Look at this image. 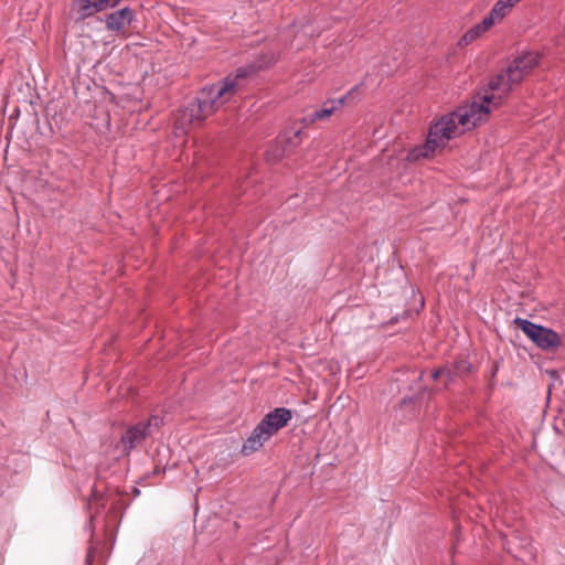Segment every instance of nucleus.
Masks as SVG:
<instances>
[{
    "mask_svg": "<svg viewBox=\"0 0 565 565\" xmlns=\"http://www.w3.org/2000/svg\"><path fill=\"white\" fill-rule=\"evenodd\" d=\"M255 71V66L241 67L235 75L230 74L224 79L201 88L195 97L175 114L174 135L185 136L191 127L201 126L206 118L232 102L243 88L244 79Z\"/></svg>",
    "mask_w": 565,
    "mask_h": 565,
    "instance_id": "nucleus-1",
    "label": "nucleus"
},
{
    "mask_svg": "<svg viewBox=\"0 0 565 565\" xmlns=\"http://www.w3.org/2000/svg\"><path fill=\"white\" fill-rule=\"evenodd\" d=\"M291 418L292 412L285 407H277L266 414L244 441L241 452L244 456H249L260 449L265 441L287 426Z\"/></svg>",
    "mask_w": 565,
    "mask_h": 565,
    "instance_id": "nucleus-2",
    "label": "nucleus"
},
{
    "mask_svg": "<svg viewBox=\"0 0 565 565\" xmlns=\"http://www.w3.org/2000/svg\"><path fill=\"white\" fill-rule=\"evenodd\" d=\"M458 109L450 115L443 117L438 122L430 127L426 143L422 147L414 148L408 153V160L417 161L422 158H429L434 154L439 142L449 140L465 131V127L459 131Z\"/></svg>",
    "mask_w": 565,
    "mask_h": 565,
    "instance_id": "nucleus-3",
    "label": "nucleus"
},
{
    "mask_svg": "<svg viewBox=\"0 0 565 565\" xmlns=\"http://www.w3.org/2000/svg\"><path fill=\"white\" fill-rule=\"evenodd\" d=\"M513 323L542 351L554 353L564 345V337L547 327L519 317Z\"/></svg>",
    "mask_w": 565,
    "mask_h": 565,
    "instance_id": "nucleus-4",
    "label": "nucleus"
},
{
    "mask_svg": "<svg viewBox=\"0 0 565 565\" xmlns=\"http://www.w3.org/2000/svg\"><path fill=\"white\" fill-rule=\"evenodd\" d=\"M495 100V95L486 94L479 97V102L473 100L471 105L459 108L458 116L460 126L472 129L478 124L486 121L491 113V105L493 107L499 106V102Z\"/></svg>",
    "mask_w": 565,
    "mask_h": 565,
    "instance_id": "nucleus-5",
    "label": "nucleus"
},
{
    "mask_svg": "<svg viewBox=\"0 0 565 565\" xmlns=\"http://www.w3.org/2000/svg\"><path fill=\"white\" fill-rule=\"evenodd\" d=\"M162 424L163 419L158 415H153L147 422H139L128 427L120 437L117 447L121 446L122 452L129 455L135 447L140 445L147 437L151 436L154 430H159Z\"/></svg>",
    "mask_w": 565,
    "mask_h": 565,
    "instance_id": "nucleus-6",
    "label": "nucleus"
},
{
    "mask_svg": "<svg viewBox=\"0 0 565 565\" xmlns=\"http://www.w3.org/2000/svg\"><path fill=\"white\" fill-rule=\"evenodd\" d=\"M121 0H72L70 14L76 22H83L98 12L116 7Z\"/></svg>",
    "mask_w": 565,
    "mask_h": 565,
    "instance_id": "nucleus-7",
    "label": "nucleus"
},
{
    "mask_svg": "<svg viewBox=\"0 0 565 565\" xmlns=\"http://www.w3.org/2000/svg\"><path fill=\"white\" fill-rule=\"evenodd\" d=\"M134 20V12L129 8H122L106 17V28L110 31H121Z\"/></svg>",
    "mask_w": 565,
    "mask_h": 565,
    "instance_id": "nucleus-8",
    "label": "nucleus"
},
{
    "mask_svg": "<svg viewBox=\"0 0 565 565\" xmlns=\"http://www.w3.org/2000/svg\"><path fill=\"white\" fill-rule=\"evenodd\" d=\"M345 99L347 96L341 97L339 99L327 100L319 110H316L315 113L310 114L309 122H315L316 120H322L328 118L334 113V110L344 105Z\"/></svg>",
    "mask_w": 565,
    "mask_h": 565,
    "instance_id": "nucleus-9",
    "label": "nucleus"
},
{
    "mask_svg": "<svg viewBox=\"0 0 565 565\" xmlns=\"http://www.w3.org/2000/svg\"><path fill=\"white\" fill-rule=\"evenodd\" d=\"M537 63L539 54L525 53L523 55L515 57L511 64H513L516 68H520L524 73H529L537 65Z\"/></svg>",
    "mask_w": 565,
    "mask_h": 565,
    "instance_id": "nucleus-10",
    "label": "nucleus"
},
{
    "mask_svg": "<svg viewBox=\"0 0 565 565\" xmlns=\"http://www.w3.org/2000/svg\"><path fill=\"white\" fill-rule=\"evenodd\" d=\"M302 130H291L286 131L284 135L279 136L278 140L281 143L282 147H286L290 150V154L295 152V150L299 147L301 141Z\"/></svg>",
    "mask_w": 565,
    "mask_h": 565,
    "instance_id": "nucleus-11",
    "label": "nucleus"
},
{
    "mask_svg": "<svg viewBox=\"0 0 565 565\" xmlns=\"http://www.w3.org/2000/svg\"><path fill=\"white\" fill-rule=\"evenodd\" d=\"M505 74L508 78L505 83L507 87L504 88V95H508L513 88V86L522 82L526 73H524L520 68H516L513 64H510L505 70Z\"/></svg>",
    "mask_w": 565,
    "mask_h": 565,
    "instance_id": "nucleus-12",
    "label": "nucleus"
},
{
    "mask_svg": "<svg viewBox=\"0 0 565 565\" xmlns=\"http://www.w3.org/2000/svg\"><path fill=\"white\" fill-rule=\"evenodd\" d=\"M507 74L505 71L497 74L494 77L491 78L489 82V89L492 92H500V94L497 97L495 102H499V105L501 104L502 99L507 96L504 95V88L507 83Z\"/></svg>",
    "mask_w": 565,
    "mask_h": 565,
    "instance_id": "nucleus-13",
    "label": "nucleus"
},
{
    "mask_svg": "<svg viewBox=\"0 0 565 565\" xmlns=\"http://www.w3.org/2000/svg\"><path fill=\"white\" fill-rule=\"evenodd\" d=\"M290 150L286 147H282L279 140L266 151L265 157L268 162H277L284 157L290 156Z\"/></svg>",
    "mask_w": 565,
    "mask_h": 565,
    "instance_id": "nucleus-14",
    "label": "nucleus"
},
{
    "mask_svg": "<svg viewBox=\"0 0 565 565\" xmlns=\"http://www.w3.org/2000/svg\"><path fill=\"white\" fill-rule=\"evenodd\" d=\"M452 369L457 376H465L472 371V364L467 360L460 359L454 362Z\"/></svg>",
    "mask_w": 565,
    "mask_h": 565,
    "instance_id": "nucleus-15",
    "label": "nucleus"
},
{
    "mask_svg": "<svg viewBox=\"0 0 565 565\" xmlns=\"http://www.w3.org/2000/svg\"><path fill=\"white\" fill-rule=\"evenodd\" d=\"M482 33H484L483 31H481V29H479V25L477 24L476 26H473L472 29H470L469 31H467L462 38L460 39L459 41V45H468L470 44L471 42H473L476 39H478Z\"/></svg>",
    "mask_w": 565,
    "mask_h": 565,
    "instance_id": "nucleus-16",
    "label": "nucleus"
},
{
    "mask_svg": "<svg viewBox=\"0 0 565 565\" xmlns=\"http://www.w3.org/2000/svg\"><path fill=\"white\" fill-rule=\"evenodd\" d=\"M508 6H504L503 2H497L490 14L497 20V22L501 21L508 14Z\"/></svg>",
    "mask_w": 565,
    "mask_h": 565,
    "instance_id": "nucleus-17",
    "label": "nucleus"
},
{
    "mask_svg": "<svg viewBox=\"0 0 565 565\" xmlns=\"http://www.w3.org/2000/svg\"><path fill=\"white\" fill-rule=\"evenodd\" d=\"M495 23H497V20L489 13L487 17L483 18V20L480 23H478V25H479V29H481V31L487 32Z\"/></svg>",
    "mask_w": 565,
    "mask_h": 565,
    "instance_id": "nucleus-18",
    "label": "nucleus"
},
{
    "mask_svg": "<svg viewBox=\"0 0 565 565\" xmlns=\"http://www.w3.org/2000/svg\"><path fill=\"white\" fill-rule=\"evenodd\" d=\"M445 371L446 372L443 376L444 385H445V387H448L449 383H451L457 375L455 374L454 369L445 367Z\"/></svg>",
    "mask_w": 565,
    "mask_h": 565,
    "instance_id": "nucleus-19",
    "label": "nucleus"
},
{
    "mask_svg": "<svg viewBox=\"0 0 565 565\" xmlns=\"http://www.w3.org/2000/svg\"><path fill=\"white\" fill-rule=\"evenodd\" d=\"M445 367H438L436 370H434L430 374V377L433 380H438V379H443L444 374H445Z\"/></svg>",
    "mask_w": 565,
    "mask_h": 565,
    "instance_id": "nucleus-20",
    "label": "nucleus"
},
{
    "mask_svg": "<svg viewBox=\"0 0 565 565\" xmlns=\"http://www.w3.org/2000/svg\"><path fill=\"white\" fill-rule=\"evenodd\" d=\"M498 2H503L504 6H508V11L516 3L513 0H499Z\"/></svg>",
    "mask_w": 565,
    "mask_h": 565,
    "instance_id": "nucleus-21",
    "label": "nucleus"
},
{
    "mask_svg": "<svg viewBox=\"0 0 565 565\" xmlns=\"http://www.w3.org/2000/svg\"><path fill=\"white\" fill-rule=\"evenodd\" d=\"M309 118H310V114H309L308 116L303 117V118L301 119V122H302V124H305V125H309V124H310V122H309Z\"/></svg>",
    "mask_w": 565,
    "mask_h": 565,
    "instance_id": "nucleus-22",
    "label": "nucleus"
},
{
    "mask_svg": "<svg viewBox=\"0 0 565 565\" xmlns=\"http://www.w3.org/2000/svg\"><path fill=\"white\" fill-rule=\"evenodd\" d=\"M397 320H398V318H397V317H394V318H392V319H391V321H390V322H391V323H394V322H396Z\"/></svg>",
    "mask_w": 565,
    "mask_h": 565,
    "instance_id": "nucleus-23",
    "label": "nucleus"
},
{
    "mask_svg": "<svg viewBox=\"0 0 565 565\" xmlns=\"http://www.w3.org/2000/svg\"><path fill=\"white\" fill-rule=\"evenodd\" d=\"M513 1L518 3L520 0H513Z\"/></svg>",
    "mask_w": 565,
    "mask_h": 565,
    "instance_id": "nucleus-24",
    "label": "nucleus"
}]
</instances>
